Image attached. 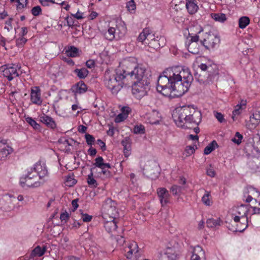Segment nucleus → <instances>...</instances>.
Wrapping results in <instances>:
<instances>
[{"mask_svg":"<svg viewBox=\"0 0 260 260\" xmlns=\"http://www.w3.org/2000/svg\"><path fill=\"white\" fill-rule=\"evenodd\" d=\"M45 250V247L42 248L40 246H38L33 250L32 252L35 256H41L44 254Z\"/></svg>","mask_w":260,"mask_h":260,"instance_id":"nucleus-43","label":"nucleus"},{"mask_svg":"<svg viewBox=\"0 0 260 260\" xmlns=\"http://www.w3.org/2000/svg\"><path fill=\"white\" fill-rule=\"evenodd\" d=\"M36 180H30L29 179L21 178L20 183L23 187L26 186L28 187H36L39 186L40 185V183Z\"/></svg>","mask_w":260,"mask_h":260,"instance_id":"nucleus-21","label":"nucleus"},{"mask_svg":"<svg viewBox=\"0 0 260 260\" xmlns=\"http://www.w3.org/2000/svg\"><path fill=\"white\" fill-rule=\"evenodd\" d=\"M158 196L162 206L166 205L169 201L170 194L166 188H158L157 190Z\"/></svg>","mask_w":260,"mask_h":260,"instance_id":"nucleus-13","label":"nucleus"},{"mask_svg":"<svg viewBox=\"0 0 260 260\" xmlns=\"http://www.w3.org/2000/svg\"><path fill=\"white\" fill-rule=\"evenodd\" d=\"M27 39L24 38L23 37H21L20 38L16 40V45L18 47H22L26 42Z\"/></svg>","mask_w":260,"mask_h":260,"instance_id":"nucleus-56","label":"nucleus"},{"mask_svg":"<svg viewBox=\"0 0 260 260\" xmlns=\"http://www.w3.org/2000/svg\"><path fill=\"white\" fill-rule=\"evenodd\" d=\"M116 35V28L113 27H110L108 28V30L104 34V36L107 40L112 41L115 38Z\"/></svg>","mask_w":260,"mask_h":260,"instance_id":"nucleus-26","label":"nucleus"},{"mask_svg":"<svg viewBox=\"0 0 260 260\" xmlns=\"http://www.w3.org/2000/svg\"><path fill=\"white\" fill-rule=\"evenodd\" d=\"M124 77L120 69H107L104 74V84L112 93L117 94L123 87V84H126Z\"/></svg>","mask_w":260,"mask_h":260,"instance_id":"nucleus-3","label":"nucleus"},{"mask_svg":"<svg viewBox=\"0 0 260 260\" xmlns=\"http://www.w3.org/2000/svg\"><path fill=\"white\" fill-rule=\"evenodd\" d=\"M127 117L123 115V114L120 113L116 117L115 119V121L116 123L120 122L125 119Z\"/></svg>","mask_w":260,"mask_h":260,"instance_id":"nucleus-58","label":"nucleus"},{"mask_svg":"<svg viewBox=\"0 0 260 260\" xmlns=\"http://www.w3.org/2000/svg\"><path fill=\"white\" fill-rule=\"evenodd\" d=\"M85 137L86 139V143L88 145L92 146V144H94L95 139L93 137V136L89 134H86L85 135Z\"/></svg>","mask_w":260,"mask_h":260,"instance_id":"nucleus-46","label":"nucleus"},{"mask_svg":"<svg viewBox=\"0 0 260 260\" xmlns=\"http://www.w3.org/2000/svg\"><path fill=\"white\" fill-rule=\"evenodd\" d=\"M250 19L247 16H242L239 19V27L243 29L245 28L249 23Z\"/></svg>","mask_w":260,"mask_h":260,"instance_id":"nucleus-34","label":"nucleus"},{"mask_svg":"<svg viewBox=\"0 0 260 260\" xmlns=\"http://www.w3.org/2000/svg\"><path fill=\"white\" fill-rule=\"evenodd\" d=\"M40 121L48 127L52 129L56 127V125L53 119L51 117L46 115L44 114L43 116H40Z\"/></svg>","mask_w":260,"mask_h":260,"instance_id":"nucleus-23","label":"nucleus"},{"mask_svg":"<svg viewBox=\"0 0 260 260\" xmlns=\"http://www.w3.org/2000/svg\"><path fill=\"white\" fill-rule=\"evenodd\" d=\"M15 198L12 196L6 194L0 198V208L5 211H9L14 207V201Z\"/></svg>","mask_w":260,"mask_h":260,"instance_id":"nucleus-10","label":"nucleus"},{"mask_svg":"<svg viewBox=\"0 0 260 260\" xmlns=\"http://www.w3.org/2000/svg\"><path fill=\"white\" fill-rule=\"evenodd\" d=\"M134 133L136 134H144L145 133V127L142 125H136L134 128Z\"/></svg>","mask_w":260,"mask_h":260,"instance_id":"nucleus-47","label":"nucleus"},{"mask_svg":"<svg viewBox=\"0 0 260 260\" xmlns=\"http://www.w3.org/2000/svg\"><path fill=\"white\" fill-rule=\"evenodd\" d=\"M126 8L129 12L135 11L136 9V4L134 0H131L127 3Z\"/></svg>","mask_w":260,"mask_h":260,"instance_id":"nucleus-51","label":"nucleus"},{"mask_svg":"<svg viewBox=\"0 0 260 260\" xmlns=\"http://www.w3.org/2000/svg\"><path fill=\"white\" fill-rule=\"evenodd\" d=\"M192 81L193 77L188 68H169L159 75L156 88L166 96L178 98L188 90Z\"/></svg>","mask_w":260,"mask_h":260,"instance_id":"nucleus-1","label":"nucleus"},{"mask_svg":"<svg viewBox=\"0 0 260 260\" xmlns=\"http://www.w3.org/2000/svg\"><path fill=\"white\" fill-rule=\"evenodd\" d=\"M199 41V36L195 35H193V34H191L189 32V37L187 38L186 41L185 43H196L198 42Z\"/></svg>","mask_w":260,"mask_h":260,"instance_id":"nucleus-42","label":"nucleus"},{"mask_svg":"<svg viewBox=\"0 0 260 260\" xmlns=\"http://www.w3.org/2000/svg\"><path fill=\"white\" fill-rule=\"evenodd\" d=\"M121 144L124 147V155L126 157H127L129 155V152L131 150L129 139L128 137L125 138L123 141H122Z\"/></svg>","mask_w":260,"mask_h":260,"instance_id":"nucleus-25","label":"nucleus"},{"mask_svg":"<svg viewBox=\"0 0 260 260\" xmlns=\"http://www.w3.org/2000/svg\"><path fill=\"white\" fill-rule=\"evenodd\" d=\"M69 215L67 212L62 213L60 214V219L62 221H64L66 222L69 219Z\"/></svg>","mask_w":260,"mask_h":260,"instance_id":"nucleus-63","label":"nucleus"},{"mask_svg":"<svg viewBox=\"0 0 260 260\" xmlns=\"http://www.w3.org/2000/svg\"><path fill=\"white\" fill-rule=\"evenodd\" d=\"M79 211L81 212V217L83 221L87 222H89L91 221V220L92 219V216L89 215L86 213L84 214L83 213L82 210H80Z\"/></svg>","mask_w":260,"mask_h":260,"instance_id":"nucleus-49","label":"nucleus"},{"mask_svg":"<svg viewBox=\"0 0 260 260\" xmlns=\"http://www.w3.org/2000/svg\"><path fill=\"white\" fill-rule=\"evenodd\" d=\"M36 172L37 177L39 176L40 179H42L48 175V171L45 167H43L40 164L36 163L33 169Z\"/></svg>","mask_w":260,"mask_h":260,"instance_id":"nucleus-19","label":"nucleus"},{"mask_svg":"<svg viewBox=\"0 0 260 260\" xmlns=\"http://www.w3.org/2000/svg\"><path fill=\"white\" fill-rule=\"evenodd\" d=\"M42 12V9L39 6H35L31 10V12L32 15L34 16H37L39 15Z\"/></svg>","mask_w":260,"mask_h":260,"instance_id":"nucleus-50","label":"nucleus"},{"mask_svg":"<svg viewBox=\"0 0 260 260\" xmlns=\"http://www.w3.org/2000/svg\"><path fill=\"white\" fill-rule=\"evenodd\" d=\"M172 117L176 125L183 128H191L193 124L198 126L202 120L201 112L189 106L176 108ZM193 131L198 134L200 132L199 127H194Z\"/></svg>","mask_w":260,"mask_h":260,"instance_id":"nucleus-2","label":"nucleus"},{"mask_svg":"<svg viewBox=\"0 0 260 260\" xmlns=\"http://www.w3.org/2000/svg\"><path fill=\"white\" fill-rule=\"evenodd\" d=\"M243 138V136L241 134H240L239 132H236L235 134V137L232 139V141L237 144L239 145L241 143V140Z\"/></svg>","mask_w":260,"mask_h":260,"instance_id":"nucleus-45","label":"nucleus"},{"mask_svg":"<svg viewBox=\"0 0 260 260\" xmlns=\"http://www.w3.org/2000/svg\"><path fill=\"white\" fill-rule=\"evenodd\" d=\"M103 161L104 159L102 157L98 156L97 158L95 159V163L94 165L95 167L101 169V168H102L103 167V164L104 163Z\"/></svg>","mask_w":260,"mask_h":260,"instance_id":"nucleus-52","label":"nucleus"},{"mask_svg":"<svg viewBox=\"0 0 260 260\" xmlns=\"http://www.w3.org/2000/svg\"><path fill=\"white\" fill-rule=\"evenodd\" d=\"M77 181L74 178V175H68L66 177L65 184L69 187H72L76 184Z\"/></svg>","mask_w":260,"mask_h":260,"instance_id":"nucleus-36","label":"nucleus"},{"mask_svg":"<svg viewBox=\"0 0 260 260\" xmlns=\"http://www.w3.org/2000/svg\"><path fill=\"white\" fill-rule=\"evenodd\" d=\"M128 83L127 84L132 85V93L138 99H141L147 95L150 90V79L147 74Z\"/></svg>","mask_w":260,"mask_h":260,"instance_id":"nucleus-5","label":"nucleus"},{"mask_svg":"<svg viewBox=\"0 0 260 260\" xmlns=\"http://www.w3.org/2000/svg\"><path fill=\"white\" fill-rule=\"evenodd\" d=\"M250 206L241 204L235 207V216L233 219L235 222H239L237 228L233 230L234 232H243L248 226L247 213L249 210ZM232 230V229H230Z\"/></svg>","mask_w":260,"mask_h":260,"instance_id":"nucleus-6","label":"nucleus"},{"mask_svg":"<svg viewBox=\"0 0 260 260\" xmlns=\"http://www.w3.org/2000/svg\"><path fill=\"white\" fill-rule=\"evenodd\" d=\"M242 109L243 108H241V105H240L239 104L235 106V109L233 112V115L235 116V115L239 114L240 113V110Z\"/></svg>","mask_w":260,"mask_h":260,"instance_id":"nucleus-61","label":"nucleus"},{"mask_svg":"<svg viewBox=\"0 0 260 260\" xmlns=\"http://www.w3.org/2000/svg\"><path fill=\"white\" fill-rule=\"evenodd\" d=\"M131 111V109L128 107H123L121 109V114H123V115L126 116V117H127L128 114L129 113V112Z\"/></svg>","mask_w":260,"mask_h":260,"instance_id":"nucleus-60","label":"nucleus"},{"mask_svg":"<svg viewBox=\"0 0 260 260\" xmlns=\"http://www.w3.org/2000/svg\"><path fill=\"white\" fill-rule=\"evenodd\" d=\"M13 151V149L5 142L0 141V158H5Z\"/></svg>","mask_w":260,"mask_h":260,"instance_id":"nucleus-17","label":"nucleus"},{"mask_svg":"<svg viewBox=\"0 0 260 260\" xmlns=\"http://www.w3.org/2000/svg\"><path fill=\"white\" fill-rule=\"evenodd\" d=\"M260 122V114L258 113H253L250 116V120L247 124L249 129H253L259 124Z\"/></svg>","mask_w":260,"mask_h":260,"instance_id":"nucleus-18","label":"nucleus"},{"mask_svg":"<svg viewBox=\"0 0 260 260\" xmlns=\"http://www.w3.org/2000/svg\"><path fill=\"white\" fill-rule=\"evenodd\" d=\"M126 32V28L124 24L117 26L116 29V35H118V39L122 38Z\"/></svg>","mask_w":260,"mask_h":260,"instance_id":"nucleus-31","label":"nucleus"},{"mask_svg":"<svg viewBox=\"0 0 260 260\" xmlns=\"http://www.w3.org/2000/svg\"><path fill=\"white\" fill-rule=\"evenodd\" d=\"M175 256L169 253H160L158 260H174Z\"/></svg>","mask_w":260,"mask_h":260,"instance_id":"nucleus-39","label":"nucleus"},{"mask_svg":"<svg viewBox=\"0 0 260 260\" xmlns=\"http://www.w3.org/2000/svg\"><path fill=\"white\" fill-rule=\"evenodd\" d=\"M198 68L202 71H206L208 73V77L212 76L213 74L212 72V68L211 66H207L206 64L202 63L200 66H199Z\"/></svg>","mask_w":260,"mask_h":260,"instance_id":"nucleus-38","label":"nucleus"},{"mask_svg":"<svg viewBox=\"0 0 260 260\" xmlns=\"http://www.w3.org/2000/svg\"><path fill=\"white\" fill-rule=\"evenodd\" d=\"M74 72L80 79L85 78L89 73L88 71L85 68L76 69L74 71Z\"/></svg>","mask_w":260,"mask_h":260,"instance_id":"nucleus-28","label":"nucleus"},{"mask_svg":"<svg viewBox=\"0 0 260 260\" xmlns=\"http://www.w3.org/2000/svg\"><path fill=\"white\" fill-rule=\"evenodd\" d=\"M66 54L68 57H77L79 56V49L75 46H71L66 50Z\"/></svg>","mask_w":260,"mask_h":260,"instance_id":"nucleus-29","label":"nucleus"},{"mask_svg":"<svg viewBox=\"0 0 260 260\" xmlns=\"http://www.w3.org/2000/svg\"><path fill=\"white\" fill-rule=\"evenodd\" d=\"M93 169H94L93 168L91 169V172L88 175L87 183H88L89 186H91V187H96L98 186V183L96 182V181L93 177L92 170Z\"/></svg>","mask_w":260,"mask_h":260,"instance_id":"nucleus-37","label":"nucleus"},{"mask_svg":"<svg viewBox=\"0 0 260 260\" xmlns=\"http://www.w3.org/2000/svg\"><path fill=\"white\" fill-rule=\"evenodd\" d=\"M111 176V172L106 170H101V171L99 172L98 174V177L104 180L109 178V177H110Z\"/></svg>","mask_w":260,"mask_h":260,"instance_id":"nucleus-40","label":"nucleus"},{"mask_svg":"<svg viewBox=\"0 0 260 260\" xmlns=\"http://www.w3.org/2000/svg\"><path fill=\"white\" fill-rule=\"evenodd\" d=\"M139 247L135 241H132L127 246L124 247V255L128 259H131L134 254H136L138 251Z\"/></svg>","mask_w":260,"mask_h":260,"instance_id":"nucleus-11","label":"nucleus"},{"mask_svg":"<svg viewBox=\"0 0 260 260\" xmlns=\"http://www.w3.org/2000/svg\"><path fill=\"white\" fill-rule=\"evenodd\" d=\"M102 210L103 217L104 219H107L108 217L110 219H116L118 216L116 203L110 198H108L105 201Z\"/></svg>","mask_w":260,"mask_h":260,"instance_id":"nucleus-7","label":"nucleus"},{"mask_svg":"<svg viewBox=\"0 0 260 260\" xmlns=\"http://www.w3.org/2000/svg\"><path fill=\"white\" fill-rule=\"evenodd\" d=\"M197 148V147L195 145L193 146H187L186 147L185 151L186 153L189 155L193 154Z\"/></svg>","mask_w":260,"mask_h":260,"instance_id":"nucleus-54","label":"nucleus"},{"mask_svg":"<svg viewBox=\"0 0 260 260\" xmlns=\"http://www.w3.org/2000/svg\"><path fill=\"white\" fill-rule=\"evenodd\" d=\"M154 37L151 31L148 28H145L143 31L140 33L138 37L137 40L139 42L145 43L146 42H149L150 39Z\"/></svg>","mask_w":260,"mask_h":260,"instance_id":"nucleus-16","label":"nucleus"},{"mask_svg":"<svg viewBox=\"0 0 260 260\" xmlns=\"http://www.w3.org/2000/svg\"><path fill=\"white\" fill-rule=\"evenodd\" d=\"M71 90L74 95L77 96L85 93L87 90V87L83 81H80L73 86Z\"/></svg>","mask_w":260,"mask_h":260,"instance_id":"nucleus-12","label":"nucleus"},{"mask_svg":"<svg viewBox=\"0 0 260 260\" xmlns=\"http://www.w3.org/2000/svg\"><path fill=\"white\" fill-rule=\"evenodd\" d=\"M206 173L207 175L214 177L215 176V172L213 169V168L212 167L211 165H209V167H207L206 169Z\"/></svg>","mask_w":260,"mask_h":260,"instance_id":"nucleus-53","label":"nucleus"},{"mask_svg":"<svg viewBox=\"0 0 260 260\" xmlns=\"http://www.w3.org/2000/svg\"><path fill=\"white\" fill-rule=\"evenodd\" d=\"M30 96L34 104L40 105L42 103L40 90L38 87H36V89H31Z\"/></svg>","mask_w":260,"mask_h":260,"instance_id":"nucleus-20","label":"nucleus"},{"mask_svg":"<svg viewBox=\"0 0 260 260\" xmlns=\"http://www.w3.org/2000/svg\"><path fill=\"white\" fill-rule=\"evenodd\" d=\"M96 143L100 147L102 151H104L106 150V144L101 139H98L96 141Z\"/></svg>","mask_w":260,"mask_h":260,"instance_id":"nucleus-62","label":"nucleus"},{"mask_svg":"<svg viewBox=\"0 0 260 260\" xmlns=\"http://www.w3.org/2000/svg\"><path fill=\"white\" fill-rule=\"evenodd\" d=\"M122 75L124 76L126 81V84H128L129 81L134 80L137 78L146 74V70L144 68L138 66L134 58H129L123 60L121 63Z\"/></svg>","mask_w":260,"mask_h":260,"instance_id":"nucleus-4","label":"nucleus"},{"mask_svg":"<svg viewBox=\"0 0 260 260\" xmlns=\"http://www.w3.org/2000/svg\"><path fill=\"white\" fill-rule=\"evenodd\" d=\"M185 6L188 12L191 14L195 13L198 9L197 4L191 1L186 2Z\"/></svg>","mask_w":260,"mask_h":260,"instance_id":"nucleus-27","label":"nucleus"},{"mask_svg":"<svg viewBox=\"0 0 260 260\" xmlns=\"http://www.w3.org/2000/svg\"><path fill=\"white\" fill-rule=\"evenodd\" d=\"M12 20H13V18H11L9 19V20H8L6 22V24L7 25V26H6L5 27V29H6L8 30V31H9L13 28L12 25Z\"/></svg>","mask_w":260,"mask_h":260,"instance_id":"nucleus-59","label":"nucleus"},{"mask_svg":"<svg viewBox=\"0 0 260 260\" xmlns=\"http://www.w3.org/2000/svg\"><path fill=\"white\" fill-rule=\"evenodd\" d=\"M185 187L183 186H178L177 185H173L170 188V191L174 196H179L182 190H184Z\"/></svg>","mask_w":260,"mask_h":260,"instance_id":"nucleus-32","label":"nucleus"},{"mask_svg":"<svg viewBox=\"0 0 260 260\" xmlns=\"http://www.w3.org/2000/svg\"><path fill=\"white\" fill-rule=\"evenodd\" d=\"M65 20L67 21V25L69 27H73L74 24V20L73 18L70 17L69 16L65 18Z\"/></svg>","mask_w":260,"mask_h":260,"instance_id":"nucleus-57","label":"nucleus"},{"mask_svg":"<svg viewBox=\"0 0 260 260\" xmlns=\"http://www.w3.org/2000/svg\"><path fill=\"white\" fill-rule=\"evenodd\" d=\"M1 70L3 75L10 81L20 75V68L14 64L12 66L5 65L1 68Z\"/></svg>","mask_w":260,"mask_h":260,"instance_id":"nucleus-9","label":"nucleus"},{"mask_svg":"<svg viewBox=\"0 0 260 260\" xmlns=\"http://www.w3.org/2000/svg\"><path fill=\"white\" fill-rule=\"evenodd\" d=\"M220 41L218 35L210 30L203 34L200 43L206 49H209L215 47L218 45Z\"/></svg>","mask_w":260,"mask_h":260,"instance_id":"nucleus-8","label":"nucleus"},{"mask_svg":"<svg viewBox=\"0 0 260 260\" xmlns=\"http://www.w3.org/2000/svg\"><path fill=\"white\" fill-rule=\"evenodd\" d=\"M188 51L193 54H198L200 52V46L198 42L185 43Z\"/></svg>","mask_w":260,"mask_h":260,"instance_id":"nucleus-24","label":"nucleus"},{"mask_svg":"<svg viewBox=\"0 0 260 260\" xmlns=\"http://www.w3.org/2000/svg\"><path fill=\"white\" fill-rule=\"evenodd\" d=\"M215 117L217 118V119L220 122L222 123L225 121V119L224 118V116L221 113L218 112H214Z\"/></svg>","mask_w":260,"mask_h":260,"instance_id":"nucleus-55","label":"nucleus"},{"mask_svg":"<svg viewBox=\"0 0 260 260\" xmlns=\"http://www.w3.org/2000/svg\"><path fill=\"white\" fill-rule=\"evenodd\" d=\"M217 143L215 141H213L210 143L204 149V154L206 155L209 154L211 153L215 148L216 146H217Z\"/></svg>","mask_w":260,"mask_h":260,"instance_id":"nucleus-33","label":"nucleus"},{"mask_svg":"<svg viewBox=\"0 0 260 260\" xmlns=\"http://www.w3.org/2000/svg\"><path fill=\"white\" fill-rule=\"evenodd\" d=\"M201 256H204L205 258V251L201 246L198 245L195 247L193 250L190 260H200Z\"/></svg>","mask_w":260,"mask_h":260,"instance_id":"nucleus-22","label":"nucleus"},{"mask_svg":"<svg viewBox=\"0 0 260 260\" xmlns=\"http://www.w3.org/2000/svg\"><path fill=\"white\" fill-rule=\"evenodd\" d=\"M26 121L32 126L35 129H38L40 127V125L31 117H27L25 118Z\"/></svg>","mask_w":260,"mask_h":260,"instance_id":"nucleus-44","label":"nucleus"},{"mask_svg":"<svg viewBox=\"0 0 260 260\" xmlns=\"http://www.w3.org/2000/svg\"><path fill=\"white\" fill-rule=\"evenodd\" d=\"M210 192L206 190L204 195L202 198V201L205 205L207 206H210L211 205V202L210 200Z\"/></svg>","mask_w":260,"mask_h":260,"instance_id":"nucleus-41","label":"nucleus"},{"mask_svg":"<svg viewBox=\"0 0 260 260\" xmlns=\"http://www.w3.org/2000/svg\"><path fill=\"white\" fill-rule=\"evenodd\" d=\"M110 220H107L105 222L104 227L105 230L112 236H116V229L117 226L115 221V219H110Z\"/></svg>","mask_w":260,"mask_h":260,"instance_id":"nucleus-14","label":"nucleus"},{"mask_svg":"<svg viewBox=\"0 0 260 260\" xmlns=\"http://www.w3.org/2000/svg\"><path fill=\"white\" fill-rule=\"evenodd\" d=\"M221 221L220 218L214 219L209 218L206 221L207 226L210 228H214L220 225Z\"/></svg>","mask_w":260,"mask_h":260,"instance_id":"nucleus-30","label":"nucleus"},{"mask_svg":"<svg viewBox=\"0 0 260 260\" xmlns=\"http://www.w3.org/2000/svg\"><path fill=\"white\" fill-rule=\"evenodd\" d=\"M145 44H147L151 48L157 49L164 45V39L161 37L159 38L158 37H157L156 38H155L153 37L150 39L149 42H146Z\"/></svg>","mask_w":260,"mask_h":260,"instance_id":"nucleus-15","label":"nucleus"},{"mask_svg":"<svg viewBox=\"0 0 260 260\" xmlns=\"http://www.w3.org/2000/svg\"><path fill=\"white\" fill-rule=\"evenodd\" d=\"M23 178L29 179L30 180H37V175L36 174V172L35 170L32 171L31 172H28L27 174Z\"/></svg>","mask_w":260,"mask_h":260,"instance_id":"nucleus-48","label":"nucleus"},{"mask_svg":"<svg viewBox=\"0 0 260 260\" xmlns=\"http://www.w3.org/2000/svg\"><path fill=\"white\" fill-rule=\"evenodd\" d=\"M212 18L216 21L223 22L226 20V16L223 13H213L211 14Z\"/></svg>","mask_w":260,"mask_h":260,"instance_id":"nucleus-35","label":"nucleus"},{"mask_svg":"<svg viewBox=\"0 0 260 260\" xmlns=\"http://www.w3.org/2000/svg\"><path fill=\"white\" fill-rule=\"evenodd\" d=\"M86 65L87 68L91 69L94 67L95 62L93 60L89 59L86 61Z\"/></svg>","mask_w":260,"mask_h":260,"instance_id":"nucleus-64","label":"nucleus"}]
</instances>
